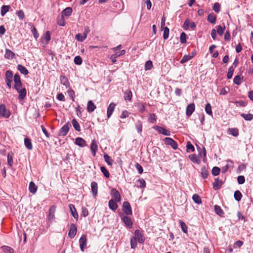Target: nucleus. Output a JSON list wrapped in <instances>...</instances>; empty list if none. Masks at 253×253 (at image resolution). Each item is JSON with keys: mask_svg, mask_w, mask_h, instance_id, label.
Instances as JSON below:
<instances>
[{"mask_svg": "<svg viewBox=\"0 0 253 253\" xmlns=\"http://www.w3.org/2000/svg\"><path fill=\"white\" fill-rule=\"evenodd\" d=\"M14 88L19 93V99L21 100H23L25 97L27 93L25 88L22 87V84L18 85L17 87H16V86H14Z\"/></svg>", "mask_w": 253, "mask_h": 253, "instance_id": "f257e3e1", "label": "nucleus"}, {"mask_svg": "<svg viewBox=\"0 0 253 253\" xmlns=\"http://www.w3.org/2000/svg\"><path fill=\"white\" fill-rule=\"evenodd\" d=\"M10 115V113L6 108L4 104L0 105V115L5 118H8Z\"/></svg>", "mask_w": 253, "mask_h": 253, "instance_id": "f03ea898", "label": "nucleus"}, {"mask_svg": "<svg viewBox=\"0 0 253 253\" xmlns=\"http://www.w3.org/2000/svg\"><path fill=\"white\" fill-rule=\"evenodd\" d=\"M13 74L10 71H6L5 72V82L7 85L10 88L11 87L12 82Z\"/></svg>", "mask_w": 253, "mask_h": 253, "instance_id": "7ed1b4c3", "label": "nucleus"}, {"mask_svg": "<svg viewBox=\"0 0 253 253\" xmlns=\"http://www.w3.org/2000/svg\"><path fill=\"white\" fill-rule=\"evenodd\" d=\"M153 128L156 130L159 133L163 134L164 135L169 136L170 135V131L163 127L155 126Z\"/></svg>", "mask_w": 253, "mask_h": 253, "instance_id": "20e7f679", "label": "nucleus"}, {"mask_svg": "<svg viewBox=\"0 0 253 253\" xmlns=\"http://www.w3.org/2000/svg\"><path fill=\"white\" fill-rule=\"evenodd\" d=\"M164 141L166 144L170 145L173 149L176 150L177 148V144L176 142L171 138H165Z\"/></svg>", "mask_w": 253, "mask_h": 253, "instance_id": "39448f33", "label": "nucleus"}, {"mask_svg": "<svg viewBox=\"0 0 253 253\" xmlns=\"http://www.w3.org/2000/svg\"><path fill=\"white\" fill-rule=\"evenodd\" d=\"M123 210L124 212L127 215L132 214V210L129 203L128 202H125L123 204Z\"/></svg>", "mask_w": 253, "mask_h": 253, "instance_id": "423d86ee", "label": "nucleus"}, {"mask_svg": "<svg viewBox=\"0 0 253 253\" xmlns=\"http://www.w3.org/2000/svg\"><path fill=\"white\" fill-rule=\"evenodd\" d=\"M87 239L85 235H83L79 240L80 247L82 252L84 251V248L86 247Z\"/></svg>", "mask_w": 253, "mask_h": 253, "instance_id": "0eeeda50", "label": "nucleus"}, {"mask_svg": "<svg viewBox=\"0 0 253 253\" xmlns=\"http://www.w3.org/2000/svg\"><path fill=\"white\" fill-rule=\"evenodd\" d=\"M125 53V50H122L120 52H116L114 54L112 55L110 58L111 60L112 63H115L117 61L116 58H119V57L121 55H124Z\"/></svg>", "mask_w": 253, "mask_h": 253, "instance_id": "6e6552de", "label": "nucleus"}, {"mask_svg": "<svg viewBox=\"0 0 253 253\" xmlns=\"http://www.w3.org/2000/svg\"><path fill=\"white\" fill-rule=\"evenodd\" d=\"M111 195L113 198V200H115L116 202H119L121 200V196L120 195L118 191L117 190H116L115 188H113L111 190Z\"/></svg>", "mask_w": 253, "mask_h": 253, "instance_id": "1a4fd4ad", "label": "nucleus"}, {"mask_svg": "<svg viewBox=\"0 0 253 253\" xmlns=\"http://www.w3.org/2000/svg\"><path fill=\"white\" fill-rule=\"evenodd\" d=\"M122 219L124 223L125 224L126 226L128 228H130L132 226V222L130 218V217H128L126 215H124L122 216Z\"/></svg>", "mask_w": 253, "mask_h": 253, "instance_id": "9d476101", "label": "nucleus"}, {"mask_svg": "<svg viewBox=\"0 0 253 253\" xmlns=\"http://www.w3.org/2000/svg\"><path fill=\"white\" fill-rule=\"evenodd\" d=\"M70 126L71 125L68 123L64 125L60 129L59 131V134L62 136L66 135L69 130Z\"/></svg>", "mask_w": 253, "mask_h": 253, "instance_id": "9b49d317", "label": "nucleus"}, {"mask_svg": "<svg viewBox=\"0 0 253 253\" xmlns=\"http://www.w3.org/2000/svg\"><path fill=\"white\" fill-rule=\"evenodd\" d=\"M77 231V228L76 226L74 224H72L70 226V230L68 233L69 236L73 238L76 234Z\"/></svg>", "mask_w": 253, "mask_h": 253, "instance_id": "f8f14e48", "label": "nucleus"}, {"mask_svg": "<svg viewBox=\"0 0 253 253\" xmlns=\"http://www.w3.org/2000/svg\"><path fill=\"white\" fill-rule=\"evenodd\" d=\"M50 40V33L49 31L46 32L45 35L41 38V42L43 44H47Z\"/></svg>", "mask_w": 253, "mask_h": 253, "instance_id": "ddd939ff", "label": "nucleus"}, {"mask_svg": "<svg viewBox=\"0 0 253 253\" xmlns=\"http://www.w3.org/2000/svg\"><path fill=\"white\" fill-rule=\"evenodd\" d=\"M135 238L140 243H143L144 242V238L141 232L139 230H136L135 231Z\"/></svg>", "mask_w": 253, "mask_h": 253, "instance_id": "4468645a", "label": "nucleus"}, {"mask_svg": "<svg viewBox=\"0 0 253 253\" xmlns=\"http://www.w3.org/2000/svg\"><path fill=\"white\" fill-rule=\"evenodd\" d=\"M195 110V104L192 103L188 105L186 107V114L187 116H190Z\"/></svg>", "mask_w": 253, "mask_h": 253, "instance_id": "2eb2a0df", "label": "nucleus"}, {"mask_svg": "<svg viewBox=\"0 0 253 253\" xmlns=\"http://www.w3.org/2000/svg\"><path fill=\"white\" fill-rule=\"evenodd\" d=\"M115 106L116 104L113 102H112L109 104V106L107 108V116L108 118H109L110 116L112 115L115 108Z\"/></svg>", "mask_w": 253, "mask_h": 253, "instance_id": "dca6fc26", "label": "nucleus"}, {"mask_svg": "<svg viewBox=\"0 0 253 253\" xmlns=\"http://www.w3.org/2000/svg\"><path fill=\"white\" fill-rule=\"evenodd\" d=\"M97 148L98 146L96 141L95 140H92L90 145V149L93 156H95L96 155V152L97 150Z\"/></svg>", "mask_w": 253, "mask_h": 253, "instance_id": "f3484780", "label": "nucleus"}, {"mask_svg": "<svg viewBox=\"0 0 253 253\" xmlns=\"http://www.w3.org/2000/svg\"><path fill=\"white\" fill-rule=\"evenodd\" d=\"M69 208L73 216L75 219H77L78 218V214L77 212L75 206L73 204H70L69 205Z\"/></svg>", "mask_w": 253, "mask_h": 253, "instance_id": "a211bd4d", "label": "nucleus"}, {"mask_svg": "<svg viewBox=\"0 0 253 253\" xmlns=\"http://www.w3.org/2000/svg\"><path fill=\"white\" fill-rule=\"evenodd\" d=\"M75 143L76 145L82 147L86 146L85 141L81 137H77L75 139Z\"/></svg>", "mask_w": 253, "mask_h": 253, "instance_id": "6ab92c4d", "label": "nucleus"}, {"mask_svg": "<svg viewBox=\"0 0 253 253\" xmlns=\"http://www.w3.org/2000/svg\"><path fill=\"white\" fill-rule=\"evenodd\" d=\"M96 107L95 105L93 103L92 101L90 100L88 101L87 105V110L88 112H92L96 109Z\"/></svg>", "mask_w": 253, "mask_h": 253, "instance_id": "aec40b11", "label": "nucleus"}, {"mask_svg": "<svg viewBox=\"0 0 253 253\" xmlns=\"http://www.w3.org/2000/svg\"><path fill=\"white\" fill-rule=\"evenodd\" d=\"M15 54L10 49H6L4 57L8 59H11L14 58Z\"/></svg>", "mask_w": 253, "mask_h": 253, "instance_id": "412c9836", "label": "nucleus"}, {"mask_svg": "<svg viewBox=\"0 0 253 253\" xmlns=\"http://www.w3.org/2000/svg\"><path fill=\"white\" fill-rule=\"evenodd\" d=\"M29 189L31 193L34 194L37 191V186L35 185L34 182L31 181L29 183Z\"/></svg>", "mask_w": 253, "mask_h": 253, "instance_id": "4be33fe9", "label": "nucleus"}, {"mask_svg": "<svg viewBox=\"0 0 253 253\" xmlns=\"http://www.w3.org/2000/svg\"><path fill=\"white\" fill-rule=\"evenodd\" d=\"M91 191L92 192L93 196L95 197L97 194V184L95 182H92L91 183Z\"/></svg>", "mask_w": 253, "mask_h": 253, "instance_id": "5701e85b", "label": "nucleus"}, {"mask_svg": "<svg viewBox=\"0 0 253 253\" xmlns=\"http://www.w3.org/2000/svg\"><path fill=\"white\" fill-rule=\"evenodd\" d=\"M115 200L111 199L109 201V207L113 211H115L118 208V205Z\"/></svg>", "mask_w": 253, "mask_h": 253, "instance_id": "b1692460", "label": "nucleus"}, {"mask_svg": "<svg viewBox=\"0 0 253 253\" xmlns=\"http://www.w3.org/2000/svg\"><path fill=\"white\" fill-rule=\"evenodd\" d=\"M190 160L194 163L199 164L200 163V160L199 157L195 154H192L189 156Z\"/></svg>", "mask_w": 253, "mask_h": 253, "instance_id": "393cba45", "label": "nucleus"}, {"mask_svg": "<svg viewBox=\"0 0 253 253\" xmlns=\"http://www.w3.org/2000/svg\"><path fill=\"white\" fill-rule=\"evenodd\" d=\"M228 133L233 136L236 137L239 135V130L236 128H230L228 129Z\"/></svg>", "mask_w": 253, "mask_h": 253, "instance_id": "a878e982", "label": "nucleus"}, {"mask_svg": "<svg viewBox=\"0 0 253 253\" xmlns=\"http://www.w3.org/2000/svg\"><path fill=\"white\" fill-rule=\"evenodd\" d=\"M14 86H16V87L18 86V85L22 84L20 77L19 76V75H18L17 74H16L14 75Z\"/></svg>", "mask_w": 253, "mask_h": 253, "instance_id": "bb28decb", "label": "nucleus"}, {"mask_svg": "<svg viewBox=\"0 0 253 253\" xmlns=\"http://www.w3.org/2000/svg\"><path fill=\"white\" fill-rule=\"evenodd\" d=\"M132 94L130 90H127L124 93V99L125 100H128L130 101L131 100Z\"/></svg>", "mask_w": 253, "mask_h": 253, "instance_id": "cd10ccee", "label": "nucleus"}, {"mask_svg": "<svg viewBox=\"0 0 253 253\" xmlns=\"http://www.w3.org/2000/svg\"><path fill=\"white\" fill-rule=\"evenodd\" d=\"M72 12V9L71 7H67L62 12V17L63 18L64 16H70Z\"/></svg>", "mask_w": 253, "mask_h": 253, "instance_id": "c85d7f7f", "label": "nucleus"}, {"mask_svg": "<svg viewBox=\"0 0 253 253\" xmlns=\"http://www.w3.org/2000/svg\"><path fill=\"white\" fill-rule=\"evenodd\" d=\"M24 144L26 147L29 150H32L33 146L31 141V140L28 138L24 139Z\"/></svg>", "mask_w": 253, "mask_h": 253, "instance_id": "c756f323", "label": "nucleus"}, {"mask_svg": "<svg viewBox=\"0 0 253 253\" xmlns=\"http://www.w3.org/2000/svg\"><path fill=\"white\" fill-rule=\"evenodd\" d=\"M222 185L221 181L219 180L218 179L216 178L215 179L214 182L213 183V188L215 190L218 189L220 188Z\"/></svg>", "mask_w": 253, "mask_h": 253, "instance_id": "7c9ffc66", "label": "nucleus"}, {"mask_svg": "<svg viewBox=\"0 0 253 253\" xmlns=\"http://www.w3.org/2000/svg\"><path fill=\"white\" fill-rule=\"evenodd\" d=\"M55 211V207L54 206H52L49 211V219L50 220H52L54 218V214Z\"/></svg>", "mask_w": 253, "mask_h": 253, "instance_id": "2f4dec72", "label": "nucleus"}, {"mask_svg": "<svg viewBox=\"0 0 253 253\" xmlns=\"http://www.w3.org/2000/svg\"><path fill=\"white\" fill-rule=\"evenodd\" d=\"M17 68L20 72L24 75H27L29 73L28 70L21 65H18Z\"/></svg>", "mask_w": 253, "mask_h": 253, "instance_id": "473e14b6", "label": "nucleus"}, {"mask_svg": "<svg viewBox=\"0 0 253 253\" xmlns=\"http://www.w3.org/2000/svg\"><path fill=\"white\" fill-rule=\"evenodd\" d=\"M243 78V77L241 75L236 76L234 78L233 82L235 84L239 85L242 83Z\"/></svg>", "mask_w": 253, "mask_h": 253, "instance_id": "72a5a7b5", "label": "nucleus"}, {"mask_svg": "<svg viewBox=\"0 0 253 253\" xmlns=\"http://www.w3.org/2000/svg\"><path fill=\"white\" fill-rule=\"evenodd\" d=\"M1 248L5 253H14V250L10 247L4 246L1 247Z\"/></svg>", "mask_w": 253, "mask_h": 253, "instance_id": "f704fd0d", "label": "nucleus"}, {"mask_svg": "<svg viewBox=\"0 0 253 253\" xmlns=\"http://www.w3.org/2000/svg\"><path fill=\"white\" fill-rule=\"evenodd\" d=\"M208 21L211 23H215L216 21V16L213 13L210 14L208 16Z\"/></svg>", "mask_w": 253, "mask_h": 253, "instance_id": "c9c22d12", "label": "nucleus"}, {"mask_svg": "<svg viewBox=\"0 0 253 253\" xmlns=\"http://www.w3.org/2000/svg\"><path fill=\"white\" fill-rule=\"evenodd\" d=\"M192 199L197 204H201L202 202L200 197L198 194H194L192 196Z\"/></svg>", "mask_w": 253, "mask_h": 253, "instance_id": "e433bc0d", "label": "nucleus"}, {"mask_svg": "<svg viewBox=\"0 0 253 253\" xmlns=\"http://www.w3.org/2000/svg\"><path fill=\"white\" fill-rule=\"evenodd\" d=\"M104 159L106 163L109 166H112L113 164V160L107 154L104 155Z\"/></svg>", "mask_w": 253, "mask_h": 253, "instance_id": "4c0bfd02", "label": "nucleus"}, {"mask_svg": "<svg viewBox=\"0 0 253 253\" xmlns=\"http://www.w3.org/2000/svg\"><path fill=\"white\" fill-rule=\"evenodd\" d=\"M9 9V6L8 5H3L1 7L0 14L1 15L3 16Z\"/></svg>", "mask_w": 253, "mask_h": 253, "instance_id": "58836bf2", "label": "nucleus"}, {"mask_svg": "<svg viewBox=\"0 0 253 253\" xmlns=\"http://www.w3.org/2000/svg\"><path fill=\"white\" fill-rule=\"evenodd\" d=\"M72 125L74 127V128L76 130L78 131H80L81 128H80V126L79 124V123L77 121V120L75 119H74L72 120Z\"/></svg>", "mask_w": 253, "mask_h": 253, "instance_id": "ea45409f", "label": "nucleus"}, {"mask_svg": "<svg viewBox=\"0 0 253 253\" xmlns=\"http://www.w3.org/2000/svg\"><path fill=\"white\" fill-rule=\"evenodd\" d=\"M214 211L219 216H221L224 213L223 211L220 207L217 205L214 206Z\"/></svg>", "mask_w": 253, "mask_h": 253, "instance_id": "a19ab883", "label": "nucleus"}, {"mask_svg": "<svg viewBox=\"0 0 253 253\" xmlns=\"http://www.w3.org/2000/svg\"><path fill=\"white\" fill-rule=\"evenodd\" d=\"M234 197L236 201H240L242 197V195L240 191L237 190L234 192Z\"/></svg>", "mask_w": 253, "mask_h": 253, "instance_id": "79ce46f5", "label": "nucleus"}, {"mask_svg": "<svg viewBox=\"0 0 253 253\" xmlns=\"http://www.w3.org/2000/svg\"><path fill=\"white\" fill-rule=\"evenodd\" d=\"M241 116L247 121H251L253 119V115L251 114H241Z\"/></svg>", "mask_w": 253, "mask_h": 253, "instance_id": "37998d69", "label": "nucleus"}, {"mask_svg": "<svg viewBox=\"0 0 253 253\" xmlns=\"http://www.w3.org/2000/svg\"><path fill=\"white\" fill-rule=\"evenodd\" d=\"M148 121L152 124L156 123V117L155 114L151 113L149 114Z\"/></svg>", "mask_w": 253, "mask_h": 253, "instance_id": "c03bdc74", "label": "nucleus"}, {"mask_svg": "<svg viewBox=\"0 0 253 253\" xmlns=\"http://www.w3.org/2000/svg\"><path fill=\"white\" fill-rule=\"evenodd\" d=\"M234 71V68L233 67V66L229 67V68L228 69V73H227V79H230L232 78L233 74Z\"/></svg>", "mask_w": 253, "mask_h": 253, "instance_id": "a18cd8bd", "label": "nucleus"}, {"mask_svg": "<svg viewBox=\"0 0 253 253\" xmlns=\"http://www.w3.org/2000/svg\"><path fill=\"white\" fill-rule=\"evenodd\" d=\"M76 39L79 42H83L86 38L85 36L81 34H77L75 36Z\"/></svg>", "mask_w": 253, "mask_h": 253, "instance_id": "49530a36", "label": "nucleus"}, {"mask_svg": "<svg viewBox=\"0 0 253 253\" xmlns=\"http://www.w3.org/2000/svg\"><path fill=\"white\" fill-rule=\"evenodd\" d=\"M191 59H192V58H191V56H190V54L185 55L183 57L182 59L181 60L180 63L181 64H183V63L188 61L189 60H190Z\"/></svg>", "mask_w": 253, "mask_h": 253, "instance_id": "de8ad7c7", "label": "nucleus"}, {"mask_svg": "<svg viewBox=\"0 0 253 253\" xmlns=\"http://www.w3.org/2000/svg\"><path fill=\"white\" fill-rule=\"evenodd\" d=\"M201 173L204 178H206L208 176V171L205 167L202 168Z\"/></svg>", "mask_w": 253, "mask_h": 253, "instance_id": "09e8293b", "label": "nucleus"}, {"mask_svg": "<svg viewBox=\"0 0 253 253\" xmlns=\"http://www.w3.org/2000/svg\"><path fill=\"white\" fill-rule=\"evenodd\" d=\"M7 163L11 167L13 165V155L12 154L8 153L7 155Z\"/></svg>", "mask_w": 253, "mask_h": 253, "instance_id": "8fccbe9b", "label": "nucleus"}, {"mask_svg": "<svg viewBox=\"0 0 253 253\" xmlns=\"http://www.w3.org/2000/svg\"><path fill=\"white\" fill-rule=\"evenodd\" d=\"M180 224L181 226V230L182 231L185 233H187V226L186 225V224L182 221H180Z\"/></svg>", "mask_w": 253, "mask_h": 253, "instance_id": "3c124183", "label": "nucleus"}, {"mask_svg": "<svg viewBox=\"0 0 253 253\" xmlns=\"http://www.w3.org/2000/svg\"><path fill=\"white\" fill-rule=\"evenodd\" d=\"M205 111L206 113L210 115H212L211 107L210 103H207L205 107Z\"/></svg>", "mask_w": 253, "mask_h": 253, "instance_id": "603ef678", "label": "nucleus"}, {"mask_svg": "<svg viewBox=\"0 0 253 253\" xmlns=\"http://www.w3.org/2000/svg\"><path fill=\"white\" fill-rule=\"evenodd\" d=\"M187 35L184 32H182L180 35V41L181 43H184L186 42Z\"/></svg>", "mask_w": 253, "mask_h": 253, "instance_id": "864d4df0", "label": "nucleus"}, {"mask_svg": "<svg viewBox=\"0 0 253 253\" xmlns=\"http://www.w3.org/2000/svg\"><path fill=\"white\" fill-rule=\"evenodd\" d=\"M220 171V169L218 167H214L212 168L211 172L213 175L216 176L219 174Z\"/></svg>", "mask_w": 253, "mask_h": 253, "instance_id": "5fc2aeb1", "label": "nucleus"}, {"mask_svg": "<svg viewBox=\"0 0 253 253\" xmlns=\"http://www.w3.org/2000/svg\"><path fill=\"white\" fill-rule=\"evenodd\" d=\"M169 29L168 27H164L163 38L165 40H166L169 38Z\"/></svg>", "mask_w": 253, "mask_h": 253, "instance_id": "6e6d98bb", "label": "nucleus"}, {"mask_svg": "<svg viewBox=\"0 0 253 253\" xmlns=\"http://www.w3.org/2000/svg\"><path fill=\"white\" fill-rule=\"evenodd\" d=\"M225 28V27L224 25L223 28H222L220 25L218 26L216 29L218 34L220 36L222 35L224 33Z\"/></svg>", "mask_w": 253, "mask_h": 253, "instance_id": "4d7b16f0", "label": "nucleus"}, {"mask_svg": "<svg viewBox=\"0 0 253 253\" xmlns=\"http://www.w3.org/2000/svg\"><path fill=\"white\" fill-rule=\"evenodd\" d=\"M153 67L152 62L150 60L147 61L145 65V70H150Z\"/></svg>", "mask_w": 253, "mask_h": 253, "instance_id": "13d9d810", "label": "nucleus"}, {"mask_svg": "<svg viewBox=\"0 0 253 253\" xmlns=\"http://www.w3.org/2000/svg\"><path fill=\"white\" fill-rule=\"evenodd\" d=\"M101 172L103 173L104 176L106 177H109L110 174L109 171L106 169L104 167H101L100 168Z\"/></svg>", "mask_w": 253, "mask_h": 253, "instance_id": "bf43d9fd", "label": "nucleus"}, {"mask_svg": "<svg viewBox=\"0 0 253 253\" xmlns=\"http://www.w3.org/2000/svg\"><path fill=\"white\" fill-rule=\"evenodd\" d=\"M136 128L138 132L140 133L142 130V124L141 122L138 121L136 124Z\"/></svg>", "mask_w": 253, "mask_h": 253, "instance_id": "052dcab7", "label": "nucleus"}, {"mask_svg": "<svg viewBox=\"0 0 253 253\" xmlns=\"http://www.w3.org/2000/svg\"><path fill=\"white\" fill-rule=\"evenodd\" d=\"M74 62L76 65H81L82 63V59L79 56H77L74 58Z\"/></svg>", "mask_w": 253, "mask_h": 253, "instance_id": "680f3d73", "label": "nucleus"}, {"mask_svg": "<svg viewBox=\"0 0 253 253\" xmlns=\"http://www.w3.org/2000/svg\"><path fill=\"white\" fill-rule=\"evenodd\" d=\"M136 106L138 107V109L139 110V111L141 112H143L144 111H145V107L143 103H139L136 105Z\"/></svg>", "mask_w": 253, "mask_h": 253, "instance_id": "e2e57ef3", "label": "nucleus"}, {"mask_svg": "<svg viewBox=\"0 0 253 253\" xmlns=\"http://www.w3.org/2000/svg\"><path fill=\"white\" fill-rule=\"evenodd\" d=\"M186 148L187 151H191V152H193L195 150L194 147L190 142H187L186 145Z\"/></svg>", "mask_w": 253, "mask_h": 253, "instance_id": "0e129e2a", "label": "nucleus"}, {"mask_svg": "<svg viewBox=\"0 0 253 253\" xmlns=\"http://www.w3.org/2000/svg\"><path fill=\"white\" fill-rule=\"evenodd\" d=\"M130 245L131 249H135L136 247L137 243H136V239L135 238H132L130 240Z\"/></svg>", "mask_w": 253, "mask_h": 253, "instance_id": "69168bd1", "label": "nucleus"}, {"mask_svg": "<svg viewBox=\"0 0 253 253\" xmlns=\"http://www.w3.org/2000/svg\"><path fill=\"white\" fill-rule=\"evenodd\" d=\"M229 91V88L228 87H225L220 90V95H225Z\"/></svg>", "mask_w": 253, "mask_h": 253, "instance_id": "338daca9", "label": "nucleus"}, {"mask_svg": "<svg viewBox=\"0 0 253 253\" xmlns=\"http://www.w3.org/2000/svg\"><path fill=\"white\" fill-rule=\"evenodd\" d=\"M220 6L219 3L218 2H215L214 4L213 9L215 12L218 13L220 11Z\"/></svg>", "mask_w": 253, "mask_h": 253, "instance_id": "774afa93", "label": "nucleus"}]
</instances>
